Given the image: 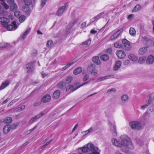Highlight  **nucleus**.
Masks as SVG:
<instances>
[{
	"mask_svg": "<svg viewBox=\"0 0 154 154\" xmlns=\"http://www.w3.org/2000/svg\"><path fill=\"white\" fill-rule=\"evenodd\" d=\"M72 80V77L71 76L68 77L66 79V82L67 84L70 83Z\"/></svg>",
	"mask_w": 154,
	"mask_h": 154,
	"instance_id": "obj_40",
	"label": "nucleus"
},
{
	"mask_svg": "<svg viewBox=\"0 0 154 154\" xmlns=\"http://www.w3.org/2000/svg\"><path fill=\"white\" fill-rule=\"evenodd\" d=\"M68 7L67 4H65L59 8L56 13V15L58 16H61L64 12L66 10Z\"/></svg>",
	"mask_w": 154,
	"mask_h": 154,
	"instance_id": "obj_7",
	"label": "nucleus"
},
{
	"mask_svg": "<svg viewBox=\"0 0 154 154\" xmlns=\"http://www.w3.org/2000/svg\"><path fill=\"white\" fill-rule=\"evenodd\" d=\"M46 0H42L41 5L42 7H43L46 4Z\"/></svg>",
	"mask_w": 154,
	"mask_h": 154,
	"instance_id": "obj_57",
	"label": "nucleus"
},
{
	"mask_svg": "<svg viewBox=\"0 0 154 154\" xmlns=\"http://www.w3.org/2000/svg\"><path fill=\"white\" fill-rule=\"evenodd\" d=\"M1 4L6 9L9 8V6L5 2H2Z\"/></svg>",
	"mask_w": 154,
	"mask_h": 154,
	"instance_id": "obj_47",
	"label": "nucleus"
},
{
	"mask_svg": "<svg viewBox=\"0 0 154 154\" xmlns=\"http://www.w3.org/2000/svg\"><path fill=\"white\" fill-rule=\"evenodd\" d=\"M53 44V42L51 40H49L47 42L46 44V45L47 47L48 48L50 47H51L52 45Z\"/></svg>",
	"mask_w": 154,
	"mask_h": 154,
	"instance_id": "obj_45",
	"label": "nucleus"
},
{
	"mask_svg": "<svg viewBox=\"0 0 154 154\" xmlns=\"http://www.w3.org/2000/svg\"><path fill=\"white\" fill-rule=\"evenodd\" d=\"M122 48L125 50L128 51L130 50L131 48V46L130 42L125 39L122 40Z\"/></svg>",
	"mask_w": 154,
	"mask_h": 154,
	"instance_id": "obj_4",
	"label": "nucleus"
},
{
	"mask_svg": "<svg viewBox=\"0 0 154 154\" xmlns=\"http://www.w3.org/2000/svg\"><path fill=\"white\" fill-rule=\"evenodd\" d=\"M9 84V82L8 81H6L2 83L0 86V89L3 90L8 86Z\"/></svg>",
	"mask_w": 154,
	"mask_h": 154,
	"instance_id": "obj_30",
	"label": "nucleus"
},
{
	"mask_svg": "<svg viewBox=\"0 0 154 154\" xmlns=\"http://www.w3.org/2000/svg\"><path fill=\"white\" fill-rule=\"evenodd\" d=\"M34 67L33 63H30L26 66V70L28 72H31L32 71Z\"/></svg>",
	"mask_w": 154,
	"mask_h": 154,
	"instance_id": "obj_19",
	"label": "nucleus"
},
{
	"mask_svg": "<svg viewBox=\"0 0 154 154\" xmlns=\"http://www.w3.org/2000/svg\"><path fill=\"white\" fill-rule=\"evenodd\" d=\"M25 106L24 105H22L20 107H17L14 108L12 110V112H20L25 108Z\"/></svg>",
	"mask_w": 154,
	"mask_h": 154,
	"instance_id": "obj_18",
	"label": "nucleus"
},
{
	"mask_svg": "<svg viewBox=\"0 0 154 154\" xmlns=\"http://www.w3.org/2000/svg\"><path fill=\"white\" fill-rule=\"evenodd\" d=\"M25 18L26 17L25 16L22 15L19 17V20L21 23H22L25 20Z\"/></svg>",
	"mask_w": 154,
	"mask_h": 154,
	"instance_id": "obj_44",
	"label": "nucleus"
},
{
	"mask_svg": "<svg viewBox=\"0 0 154 154\" xmlns=\"http://www.w3.org/2000/svg\"><path fill=\"white\" fill-rule=\"evenodd\" d=\"M75 24V21H72L68 25L66 29V32L68 34L71 33V32L73 30L72 28V27Z\"/></svg>",
	"mask_w": 154,
	"mask_h": 154,
	"instance_id": "obj_14",
	"label": "nucleus"
},
{
	"mask_svg": "<svg viewBox=\"0 0 154 154\" xmlns=\"http://www.w3.org/2000/svg\"><path fill=\"white\" fill-rule=\"evenodd\" d=\"M92 61L94 63L98 65L100 64V63L99 57L97 56L94 57L92 58Z\"/></svg>",
	"mask_w": 154,
	"mask_h": 154,
	"instance_id": "obj_24",
	"label": "nucleus"
},
{
	"mask_svg": "<svg viewBox=\"0 0 154 154\" xmlns=\"http://www.w3.org/2000/svg\"><path fill=\"white\" fill-rule=\"evenodd\" d=\"M147 48L146 47H143L140 48L138 51V54L140 55H143L147 51Z\"/></svg>",
	"mask_w": 154,
	"mask_h": 154,
	"instance_id": "obj_17",
	"label": "nucleus"
},
{
	"mask_svg": "<svg viewBox=\"0 0 154 154\" xmlns=\"http://www.w3.org/2000/svg\"><path fill=\"white\" fill-rule=\"evenodd\" d=\"M16 102V100H13L8 105V106L9 107L11 106L13 103H14Z\"/></svg>",
	"mask_w": 154,
	"mask_h": 154,
	"instance_id": "obj_60",
	"label": "nucleus"
},
{
	"mask_svg": "<svg viewBox=\"0 0 154 154\" xmlns=\"http://www.w3.org/2000/svg\"><path fill=\"white\" fill-rule=\"evenodd\" d=\"M11 126L9 125H5L3 129L4 133L6 134H7L11 130Z\"/></svg>",
	"mask_w": 154,
	"mask_h": 154,
	"instance_id": "obj_21",
	"label": "nucleus"
},
{
	"mask_svg": "<svg viewBox=\"0 0 154 154\" xmlns=\"http://www.w3.org/2000/svg\"><path fill=\"white\" fill-rule=\"evenodd\" d=\"M143 41L146 42L147 44L148 43V42L150 41V40L146 36H145L143 37Z\"/></svg>",
	"mask_w": 154,
	"mask_h": 154,
	"instance_id": "obj_48",
	"label": "nucleus"
},
{
	"mask_svg": "<svg viewBox=\"0 0 154 154\" xmlns=\"http://www.w3.org/2000/svg\"><path fill=\"white\" fill-rule=\"evenodd\" d=\"M104 12H102L101 13H100V14H98V15H97V17L98 18V19H100L101 18V17L103 15V14H104Z\"/></svg>",
	"mask_w": 154,
	"mask_h": 154,
	"instance_id": "obj_52",
	"label": "nucleus"
},
{
	"mask_svg": "<svg viewBox=\"0 0 154 154\" xmlns=\"http://www.w3.org/2000/svg\"><path fill=\"white\" fill-rule=\"evenodd\" d=\"M6 27L7 29L8 30H14L17 28V26L16 24V22L14 21L12 22V25H8L6 26Z\"/></svg>",
	"mask_w": 154,
	"mask_h": 154,
	"instance_id": "obj_10",
	"label": "nucleus"
},
{
	"mask_svg": "<svg viewBox=\"0 0 154 154\" xmlns=\"http://www.w3.org/2000/svg\"><path fill=\"white\" fill-rule=\"evenodd\" d=\"M23 2L26 6H27L32 3V1L31 0H23Z\"/></svg>",
	"mask_w": 154,
	"mask_h": 154,
	"instance_id": "obj_43",
	"label": "nucleus"
},
{
	"mask_svg": "<svg viewBox=\"0 0 154 154\" xmlns=\"http://www.w3.org/2000/svg\"><path fill=\"white\" fill-rule=\"evenodd\" d=\"M52 140H51L50 141H48L47 143H46L42 147V148H43L44 147H45L47 145H48L49 143H50L51 141Z\"/></svg>",
	"mask_w": 154,
	"mask_h": 154,
	"instance_id": "obj_62",
	"label": "nucleus"
},
{
	"mask_svg": "<svg viewBox=\"0 0 154 154\" xmlns=\"http://www.w3.org/2000/svg\"><path fill=\"white\" fill-rule=\"evenodd\" d=\"M129 32L130 34L132 36H134L136 33L135 30L133 27H131L129 29Z\"/></svg>",
	"mask_w": 154,
	"mask_h": 154,
	"instance_id": "obj_33",
	"label": "nucleus"
},
{
	"mask_svg": "<svg viewBox=\"0 0 154 154\" xmlns=\"http://www.w3.org/2000/svg\"><path fill=\"white\" fill-rule=\"evenodd\" d=\"M114 46L115 47L117 48H122V45L118 42H116L114 44Z\"/></svg>",
	"mask_w": 154,
	"mask_h": 154,
	"instance_id": "obj_37",
	"label": "nucleus"
},
{
	"mask_svg": "<svg viewBox=\"0 0 154 154\" xmlns=\"http://www.w3.org/2000/svg\"><path fill=\"white\" fill-rule=\"evenodd\" d=\"M86 22H83L82 24L81 25V27L82 28H85L86 27Z\"/></svg>",
	"mask_w": 154,
	"mask_h": 154,
	"instance_id": "obj_58",
	"label": "nucleus"
},
{
	"mask_svg": "<svg viewBox=\"0 0 154 154\" xmlns=\"http://www.w3.org/2000/svg\"><path fill=\"white\" fill-rule=\"evenodd\" d=\"M149 97L150 98H151V99H153L154 98V93H152L149 95Z\"/></svg>",
	"mask_w": 154,
	"mask_h": 154,
	"instance_id": "obj_64",
	"label": "nucleus"
},
{
	"mask_svg": "<svg viewBox=\"0 0 154 154\" xmlns=\"http://www.w3.org/2000/svg\"><path fill=\"white\" fill-rule=\"evenodd\" d=\"M130 63V61L128 60H125L123 62V63L125 65H128Z\"/></svg>",
	"mask_w": 154,
	"mask_h": 154,
	"instance_id": "obj_51",
	"label": "nucleus"
},
{
	"mask_svg": "<svg viewBox=\"0 0 154 154\" xmlns=\"http://www.w3.org/2000/svg\"><path fill=\"white\" fill-rule=\"evenodd\" d=\"M36 128L37 127L36 126H34V127L32 129L28 131L29 132H28L29 133H30L31 132L33 131L34 130H35Z\"/></svg>",
	"mask_w": 154,
	"mask_h": 154,
	"instance_id": "obj_59",
	"label": "nucleus"
},
{
	"mask_svg": "<svg viewBox=\"0 0 154 154\" xmlns=\"http://www.w3.org/2000/svg\"><path fill=\"white\" fill-rule=\"evenodd\" d=\"M12 119L11 117H8L6 118L5 120V121L7 123H10L12 121Z\"/></svg>",
	"mask_w": 154,
	"mask_h": 154,
	"instance_id": "obj_41",
	"label": "nucleus"
},
{
	"mask_svg": "<svg viewBox=\"0 0 154 154\" xmlns=\"http://www.w3.org/2000/svg\"><path fill=\"white\" fill-rule=\"evenodd\" d=\"M76 62V60L75 59L71 61L69 63L66 64V66L63 67L61 69L62 71L64 70L70 66L72 65L73 64L75 63Z\"/></svg>",
	"mask_w": 154,
	"mask_h": 154,
	"instance_id": "obj_22",
	"label": "nucleus"
},
{
	"mask_svg": "<svg viewBox=\"0 0 154 154\" xmlns=\"http://www.w3.org/2000/svg\"><path fill=\"white\" fill-rule=\"evenodd\" d=\"M9 21V20L7 18L2 17L0 18V22L3 27H6Z\"/></svg>",
	"mask_w": 154,
	"mask_h": 154,
	"instance_id": "obj_9",
	"label": "nucleus"
},
{
	"mask_svg": "<svg viewBox=\"0 0 154 154\" xmlns=\"http://www.w3.org/2000/svg\"><path fill=\"white\" fill-rule=\"evenodd\" d=\"M88 146L89 150L91 152L89 154H100V151L99 148L94 146L93 144L89 143Z\"/></svg>",
	"mask_w": 154,
	"mask_h": 154,
	"instance_id": "obj_2",
	"label": "nucleus"
},
{
	"mask_svg": "<svg viewBox=\"0 0 154 154\" xmlns=\"http://www.w3.org/2000/svg\"><path fill=\"white\" fill-rule=\"evenodd\" d=\"M116 54L117 56L119 58L122 59L126 56L125 53L123 51L119 50L116 52Z\"/></svg>",
	"mask_w": 154,
	"mask_h": 154,
	"instance_id": "obj_12",
	"label": "nucleus"
},
{
	"mask_svg": "<svg viewBox=\"0 0 154 154\" xmlns=\"http://www.w3.org/2000/svg\"><path fill=\"white\" fill-rule=\"evenodd\" d=\"M100 59L103 61H106L109 60V57L107 54H104L101 56Z\"/></svg>",
	"mask_w": 154,
	"mask_h": 154,
	"instance_id": "obj_34",
	"label": "nucleus"
},
{
	"mask_svg": "<svg viewBox=\"0 0 154 154\" xmlns=\"http://www.w3.org/2000/svg\"><path fill=\"white\" fill-rule=\"evenodd\" d=\"M30 28L27 29L21 35V37L23 39H24L26 38L29 33L30 32Z\"/></svg>",
	"mask_w": 154,
	"mask_h": 154,
	"instance_id": "obj_32",
	"label": "nucleus"
},
{
	"mask_svg": "<svg viewBox=\"0 0 154 154\" xmlns=\"http://www.w3.org/2000/svg\"><path fill=\"white\" fill-rule=\"evenodd\" d=\"M140 5H137L133 10V11H139L140 8Z\"/></svg>",
	"mask_w": 154,
	"mask_h": 154,
	"instance_id": "obj_38",
	"label": "nucleus"
},
{
	"mask_svg": "<svg viewBox=\"0 0 154 154\" xmlns=\"http://www.w3.org/2000/svg\"><path fill=\"white\" fill-rule=\"evenodd\" d=\"M128 96L126 94L123 95L121 97L122 100L123 101H126L128 100Z\"/></svg>",
	"mask_w": 154,
	"mask_h": 154,
	"instance_id": "obj_39",
	"label": "nucleus"
},
{
	"mask_svg": "<svg viewBox=\"0 0 154 154\" xmlns=\"http://www.w3.org/2000/svg\"><path fill=\"white\" fill-rule=\"evenodd\" d=\"M128 57L130 60L133 61H136L138 59V57L133 54H131L128 55Z\"/></svg>",
	"mask_w": 154,
	"mask_h": 154,
	"instance_id": "obj_20",
	"label": "nucleus"
},
{
	"mask_svg": "<svg viewBox=\"0 0 154 154\" xmlns=\"http://www.w3.org/2000/svg\"><path fill=\"white\" fill-rule=\"evenodd\" d=\"M109 125L110 126L111 131L112 134L115 136H116L117 134L116 132V128L114 125L110 122H109Z\"/></svg>",
	"mask_w": 154,
	"mask_h": 154,
	"instance_id": "obj_13",
	"label": "nucleus"
},
{
	"mask_svg": "<svg viewBox=\"0 0 154 154\" xmlns=\"http://www.w3.org/2000/svg\"><path fill=\"white\" fill-rule=\"evenodd\" d=\"M51 99V96L49 94H46L42 97V101L44 103H46L49 101Z\"/></svg>",
	"mask_w": 154,
	"mask_h": 154,
	"instance_id": "obj_16",
	"label": "nucleus"
},
{
	"mask_svg": "<svg viewBox=\"0 0 154 154\" xmlns=\"http://www.w3.org/2000/svg\"><path fill=\"white\" fill-rule=\"evenodd\" d=\"M122 64V63L119 61H117L116 62L115 67L114 68V70H118Z\"/></svg>",
	"mask_w": 154,
	"mask_h": 154,
	"instance_id": "obj_29",
	"label": "nucleus"
},
{
	"mask_svg": "<svg viewBox=\"0 0 154 154\" xmlns=\"http://www.w3.org/2000/svg\"><path fill=\"white\" fill-rule=\"evenodd\" d=\"M91 43V40L90 38H89L87 41L83 42L82 44V46L84 47H87Z\"/></svg>",
	"mask_w": 154,
	"mask_h": 154,
	"instance_id": "obj_27",
	"label": "nucleus"
},
{
	"mask_svg": "<svg viewBox=\"0 0 154 154\" xmlns=\"http://www.w3.org/2000/svg\"><path fill=\"white\" fill-rule=\"evenodd\" d=\"M129 125L131 128L134 129H140L141 128V125L138 121L130 122L129 123Z\"/></svg>",
	"mask_w": 154,
	"mask_h": 154,
	"instance_id": "obj_5",
	"label": "nucleus"
},
{
	"mask_svg": "<svg viewBox=\"0 0 154 154\" xmlns=\"http://www.w3.org/2000/svg\"><path fill=\"white\" fill-rule=\"evenodd\" d=\"M14 2V0H8V3L10 4V5L13 4H15Z\"/></svg>",
	"mask_w": 154,
	"mask_h": 154,
	"instance_id": "obj_54",
	"label": "nucleus"
},
{
	"mask_svg": "<svg viewBox=\"0 0 154 154\" xmlns=\"http://www.w3.org/2000/svg\"><path fill=\"white\" fill-rule=\"evenodd\" d=\"M134 15L133 14L130 15L128 17V19L131 20L132 19V18L134 17Z\"/></svg>",
	"mask_w": 154,
	"mask_h": 154,
	"instance_id": "obj_56",
	"label": "nucleus"
},
{
	"mask_svg": "<svg viewBox=\"0 0 154 154\" xmlns=\"http://www.w3.org/2000/svg\"><path fill=\"white\" fill-rule=\"evenodd\" d=\"M8 44L7 43H5L4 42H2L1 43V48H5L8 47Z\"/></svg>",
	"mask_w": 154,
	"mask_h": 154,
	"instance_id": "obj_46",
	"label": "nucleus"
},
{
	"mask_svg": "<svg viewBox=\"0 0 154 154\" xmlns=\"http://www.w3.org/2000/svg\"><path fill=\"white\" fill-rule=\"evenodd\" d=\"M89 143H88L87 145L86 146H85L82 147V148H79L78 149L79 150H79H82V152L84 153H86V152H88V150H89V149L88 148V145Z\"/></svg>",
	"mask_w": 154,
	"mask_h": 154,
	"instance_id": "obj_26",
	"label": "nucleus"
},
{
	"mask_svg": "<svg viewBox=\"0 0 154 154\" xmlns=\"http://www.w3.org/2000/svg\"><path fill=\"white\" fill-rule=\"evenodd\" d=\"M88 70L91 75H96L98 72V70L96 69L95 65L94 64H91L88 66Z\"/></svg>",
	"mask_w": 154,
	"mask_h": 154,
	"instance_id": "obj_6",
	"label": "nucleus"
},
{
	"mask_svg": "<svg viewBox=\"0 0 154 154\" xmlns=\"http://www.w3.org/2000/svg\"><path fill=\"white\" fill-rule=\"evenodd\" d=\"M45 114V113L44 111H43L41 112L38 115L32 118L29 121V123H32L33 122L35 121L36 120L39 119L42 116L44 115Z\"/></svg>",
	"mask_w": 154,
	"mask_h": 154,
	"instance_id": "obj_11",
	"label": "nucleus"
},
{
	"mask_svg": "<svg viewBox=\"0 0 154 154\" xmlns=\"http://www.w3.org/2000/svg\"><path fill=\"white\" fill-rule=\"evenodd\" d=\"M90 32L91 34H94L97 32V31L94 30V29H92L90 31Z\"/></svg>",
	"mask_w": 154,
	"mask_h": 154,
	"instance_id": "obj_61",
	"label": "nucleus"
},
{
	"mask_svg": "<svg viewBox=\"0 0 154 154\" xmlns=\"http://www.w3.org/2000/svg\"><path fill=\"white\" fill-rule=\"evenodd\" d=\"M154 63V56L150 55L148 56L146 59V63L147 64H151Z\"/></svg>",
	"mask_w": 154,
	"mask_h": 154,
	"instance_id": "obj_15",
	"label": "nucleus"
},
{
	"mask_svg": "<svg viewBox=\"0 0 154 154\" xmlns=\"http://www.w3.org/2000/svg\"><path fill=\"white\" fill-rule=\"evenodd\" d=\"M146 60V58L145 57H140L138 61V63L140 64L144 63Z\"/></svg>",
	"mask_w": 154,
	"mask_h": 154,
	"instance_id": "obj_28",
	"label": "nucleus"
},
{
	"mask_svg": "<svg viewBox=\"0 0 154 154\" xmlns=\"http://www.w3.org/2000/svg\"><path fill=\"white\" fill-rule=\"evenodd\" d=\"M89 75L88 74H86L84 77L83 80L84 81H86L88 79Z\"/></svg>",
	"mask_w": 154,
	"mask_h": 154,
	"instance_id": "obj_53",
	"label": "nucleus"
},
{
	"mask_svg": "<svg viewBox=\"0 0 154 154\" xmlns=\"http://www.w3.org/2000/svg\"><path fill=\"white\" fill-rule=\"evenodd\" d=\"M23 10L26 14H29L31 12L30 9L27 6H24L23 8Z\"/></svg>",
	"mask_w": 154,
	"mask_h": 154,
	"instance_id": "obj_25",
	"label": "nucleus"
},
{
	"mask_svg": "<svg viewBox=\"0 0 154 154\" xmlns=\"http://www.w3.org/2000/svg\"><path fill=\"white\" fill-rule=\"evenodd\" d=\"M90 81H87V82L82 84V85L79 86L78 87L77 86V85H69L66 88V91H70L71 92H72L74 91H75V90H77V89H78V88H79L81 87L82 86L86 84L89 83Z\"/></svg>",
	"mask_w": 154,
	"mask_h": 154,
	"instance_id": "obj_3",
	"label": "nucleus"
},
{
	"mask_svg": "<svg viewBox=\"0 0 154 154\" xmlns=\"http://www.w3.org/2000/svg\"><path fill=\"white\" fill-rule=\"evenodd\" d=\"M17 8V5L15 4H13L10 5V9L11 11H14L16 10Z\"/></svg>",
	"mask_w": 154,
	"mask_h": 154,
	"instance_id": "obj_35",
	"label": "nucleus"
},
{
	"mask_svg": "<svg viewBox=\"0 0 154 154\" xmlns=\"http://www.w3.org/2000/svg\"><path fill=\"white\" fill-rule=\"evenodd\" d=\"M58 87L60 89H63L66 86L64 82H60L57 85Z\"/></svg>",
	"mask_w": 154,
	"mask_h": 154,
	"instance_id": "obj_36",
	"label": "nucleus"
},
{
	"mask_svg": "<svg viewBox=\"0 0 154 154\" xmlns=\"http://www.w3.org/2000/svg\"><path fill=\"white\" fill-rule=\"evenodd\" d=\"M60 94V91L59 90H57L54 93L53 97L54 99H57L59 97Z\"/></svg>",
	"mask_w": 154,
	"mask_h": 154,
	"instance_id": "obj_23",
	"label": "nucleus"
},
{
	"mask_svg": "<svg viewBox=\"0 0 154 154\" xmlns=\"http://www.w3.org/2000/svg\"><path fill=\"white\" fill-rule=\"evenodd\" d=\"M122 31V30H119L117 32L110 37L109 38L110 40H113L116 39L118 37L121 35Z\"/></svg>",
	"mask_w": 154,
	"mask_h": 154,
	"instance_id": "obj_8",
	"label": "nucleus"
},
{
	"mask_svg": "<svg viewBox=\"0 0 154 154\" xmlns=\"http://www.w3.org/2000/svg\"><path fill=\"white\" fill-rule=\"evenodd\" d=\"M82 71V68L81 67H79L74 70L73 73L75 75H77L79 74Z\"/></svg>",
	"mask_w": 154,
	"mask_h": 154,
	"instance_id": "obj_31",
	"label": "nucleus"
},
{
	"mask_svg": "<svg viewBox=\"0 0 154 154\" xmlns=\"http://www.w3.org/2000/svg\"><path fill=\"white\" fill-rule=\"evenodd\" d=\"M104 80H105L104 77H103L98 79L97 81V82H99L100 81H103Z\"/></svg>",
	"mask_w": 154,
	"mask_h": 154,
	"instance_id": "obj_55",
	"label": "nucleus"
},
{
	"mask_svg": "<svg viewBox=\"0 0 154 154\" xmlns=\"http://www.w3.org/2000/svg\"><path fill=\"white\" fill-rule=\"evenodd\" d=\"M95 21V20H94V19L93 18H92L90 20V23L88 24V25H89L90 24H91V23H93Z\"/></svg>",
	"mask_w": 154,
	"mask_h": 154,
	"instance_id": "obj_63",
	"label": "nucleus"
},
{
	"mask_svg": "<svg viewBox=\"0 0 154 154\" xmlns=\"http://www.w3.org/2000/svg\"><path fill=\"white\" fill-rule=\"evenodd\" d=\"M112 141L113 145L115 146L119 147L123 146L128 149H131L133 147L131 139L129 137L125 135L121 136L120 141L116 139H113Z\"/></svg>",
	"mask_w": 154,
	"mask_h": 154,
	"instance_id": "obj_1",
	"label": "nucleus"
},
{
	"mask_svg": "<svg viewBox=\"0 0 154 154\" xmlns=\"http://www.w3.org/2000/svg\"><path fill=\"white\" fill-rule=\"evenodd\" d=\"M104 77L105 80H106L109 79L114 78V76L113 75H111L104 76Z\"/></svg>",
	"mask_w": 154,
	"mask_h": 154,
	"instance_id": "obj_49",
	"label": "nucleus"
},
{
	"mask_svg": "<svg viewBox=\"0 0 154 154\" xmlns=\"http://www.w3.org/2000/svg\"><path fill=\"white\" fill-rule=\"evenodd\" d=\"M14 15L17 17H19L20 15V13L19 11H16L14 12Z\"/></svg>",
	"mask_w": 154,
	"mask_h": 154,
	"instance_id": "obj_50",
	"label": "nucleus"
},
{
	"mask_svg": "<svg viewBox=\"0 0 154 154\" xmlns=\"http://www.w3.org/2000/svg\"><path fill=\"white\" fill-rule=\"evenodd\" d=\"M150 103L149 102V101L148 103L142 106L141 107V108L143 109H144L150 105Z\"/></svg>",
	"mask_w": 154,
	"mask_h": 154,
	"instance_id": "obj_42",
	"label": "nucleus"
}]
</instances>
